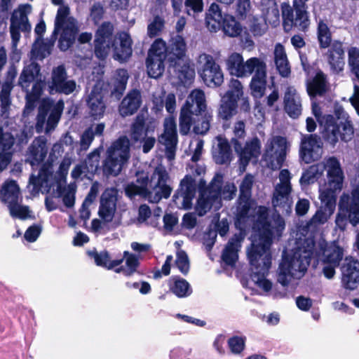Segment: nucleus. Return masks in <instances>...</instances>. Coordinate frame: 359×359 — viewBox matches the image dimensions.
I'll return each mask as SVG.
<instances>
[{
    "instance_id": "4",
    "label": "nucleus",
    "mask_w": 359,
    "mask_h": 359,
    "mask_svg": "<svg viewBox=\"0 0 359 359\" xmlns=\"http://www.w3.org/2000/svg\"><path fill=\"white\" fill-rule=\"evenodd\" d=\"M326 165L327 169V188L320 194L321 203L325 209L333 212L336 205L335 192L342 188L344 174L340 163L335 156L329 157Z\"/></svg>"
},
{
    "instance_id": "55",
    "label": "nucleus",
    "mask_w": 359,
    "mask_h": 359,
    "mask_svg": "<svg viewBox=\"0 0 359 359\" xmlns=\"http://www.w3.org/2000/svg\"><path fill=\"white\" fill-rule=\"evenodd\" d=\"M64 107L62 101H59L50 110L46 121V129L51 130L57 125Z\"/></svg>"
},
{
    "instance_id": "22",
    "label": "nucleus",
    "mask_w": 359,
    "mask_h": 359,
    "mask_svg": "<svg viewBox=\"0 0 359 359\" xmlns=\"http://www.w3.org/2000/svg\"><path fill=\"white\" fill-rule=\"evenodd\" d=\"M298 264L299 263L296 262L294 258L287 254L285 250L283 251L282 260L279 264L277 274V281L283 287L289 285L293 275L292 271L299 272L306 271H301Z\"/></svg>"
},
{
    "instance_id": "56",
    "label": "nucleus",
    "mask_w": 359,
    "mask_h": 359,
    "mask_svg": "<svg viewBox=\"0 0 359 359\" xmlns=\"http://www.w3.org/2000/svg\"><path fill=\"white\" fill-rule=\"evenodd\" d=\"M124 191L126 196L130 199L135 198L137 196L147 198L151 194L147 187H141L133 182L128 184Z\"/></svg>"
},
{
    "instance_id": "47",
    "label": "nucleus",
    "mask_w": 359,
    "mask_h": 359,
    "mask_svg": "<svg viewBox=\"0 0 359 359\" xmlns=\"http://www.w3.org/2000/svg\"><path fill=\"white\" fill-rule=\"evenodd\" d=\"M117 74L118 77L114 81L113 88L111 90V95L119 100L126 88L128 75L124 69H119Z\"/></svg>"
},
{
    "instance_id": "1",
    "label": "nucleus",
    "mask_w": 359,
    "mask_h": 359,
    "mask_svg": "<svg viewBox=\"0 0 359 359\" xmlns=\"http://www.w3.org/2000/svg\"><path fill=\"white\" fill-rule=\"evenodd\" d=\"M163 55L167 58L169 69H172L179 79L189 80L194 76V69L191 67L187 57V46L184 38L178 34L171 35L168 43L161 39Z\"/></svg>"
},
{
    "instance_id": "7",
    "label": "nucleus",
    "mask_w": 359,
    "mask_h": 359,
    "mask_svg": "<svg viewBox=\"0 0 359 359\" xmlns=\"http://www.w3.org/2000/svg\"><path fill=\"white\" fill-rule=\"evenodd\" d=\"M257 220L253 229L257 233V239L252 241L248 250H257L262 252L270 250L273 242V231L269 220V210L264 205H259L257 212Z\"/></svg>"
},
{
    "instance_id": "54",
    "label": "nucleus",
    "mask_w": 359,
    "mask_h": 359,
    "mask_svg": "<svg viewBox=\"0 0 359 359\" xmlns=\"http://www.w3.org/2000/svg\"><path fill=\"white\" fill-rule=\"evenodd\" d=\"M254 183V177L251 174H246L239 186L238 198H252V189Z\"/></svg>"
},
{
    "instance_id": "43",
    "label": "nucleus",
    "mask_w": 359,
    "mask_h": 359,
    "mask_svg": "<svg viewBox=\"0 0 359 359\" xmlns=\"http://www.w3.org/2000/svg\"><path fill=\"white\" fill-rule=\"evenodd\" d=\"M124 259L126 260L127 269L121 266L118 268L114 269V271L118 273L122 272L126 277L132 276L140 266L139 257L128 251H124Z\"/></svg>"
},
{
    "instance_id": "25",
    "label": "nucleus",
    "mask_w": 359,
    "mask_h": 359,
    "mask_svg": "<svg viewBox=\"0 0 359 359\" xmlns=\"http://www.w3.org/2000/svg\"><path fill=\"white\" fill-rule=\"evenodd\" d=\"M275 143L278 149L275 151L276 161L272 154L265 153L263 156L264 160L267 162V165L272 170L280 169L286 158L287 140L281 136H277Z\"/></svg>"
},
{
    "instance_id": "5",
    "label": "nucleus",
    "mask_w": 359,
    "mask_h": 359,
    "mask_svg": "<svg viewBox=\"0 0 359 359\" xmlns=\"http://www.w3.org/2000/svg\"><path fill=\"white\" fill-rule=\"evenodd\" d=\"M248 257L251 266L250 278L252 280L265 292L272 288V283L266 278L271 266L272 255L271 251L248 250Z\"/></svg>"
},
{
    "instance_id": "24",
    "label": "nucleus",
    "mask_w": 359,
    "mask_h": 359,
    "mask_svg": "<svg viewBox=\"0 0 359 359\" xmlns=\"http://www.w3.org/2000/svg\"><path fill=\"white\" fill-rule=\"evenodd\" d=\"M244 239V233L239 232L234 233L229 240L222 251V259L228 266H233L238 259V251L241 247V242Z\"/></svg>"
},
{
    "instance_id": "44",
    "label": "nucleus",
    "mask_w": 359,
    "mask_h": 359,
    "mask_svg": "<svg viewBox=\"0 0 359 359\" xmlns=\"http://www.w3.org/2000/svg\"><path fill=\"white\" fill-rule=\"evenodd\" d=\"M291 191L290 184L281 183L276 189L272 198L273 206L285 208L287 206L288 196Z\"/></svg>"
},
{
    "instance_id": "39",
    "label": "nucleus",
    "mask_w": 359,
    "mask_h": 359,
    "mask_svg": "<svg viewBox=\"0 0 359 359\" xmlns=\"http://www.w3.org/2000/svg\"><path fill=\"white\" fill-rule=\"evenodd\" d=\"M218 2L230 6L233 4L235 16L240 20H245L250 14L252 4L250 0H217Z\"/></svg>"
},
{
    "instance_id": "63",
    "label": "nucleus",
    "mask_w": 359,
    "mask_h": 359,
    "mask_svg": "<svg viewBox=\"0 0 359 359\" xmlns=\"http://www.w3.org/2000/svg\"><path fill=\"white\" fill-rule=\"evenodd\" d=\"M98 193V189L96 185V184H93L90 189V191L88 192L87 196L85 198V201L82 204L81 209V218H82L84 220H86L90 217V211L88 209H86L85 208V203L86 202H89L90 203H93V201L95 199Z\"/></svg>"
},
{
    "instance_id": "34",
    "label": "nucleus",
    "mask_w": 359,
    "mask_h": 359,
    "mask_svg": "<svg viewBox=\"0 0 359 359\" xmlns=\"http://www.w3.org/2000/svg\"><path fill=\"white\" fill-rule=\"evenodd\" d=\"M41 67L37 62L25 66L18 79V86L28 93L30 84L40 75Z\"/></svg>"
},
{
    "instance_id": "49",
    "label": "nucleus",
    "mask_w": 359,
    "mask_h": 359,
    "mask_svg": "<svg viewBox=\"0 0 359 359\" xmlns=\"http://www.w3.org/2000/svg\"><path fill=\"white\" fill-rule=\"evenodd\" d=\"M15 142L13 135L10 132H4L3 127L0 126V151L8 152L13 156Z\"/></svg>"
},
{
    "instance_id": "61",
    "label": "nucleus",
    "mask_w": 359,
    "mask_h": 359,
    "mask_svg": "<svg viewBox=\"0 0 359 359\" xmlns=\"http://www.w3.org/2000/svg\"><path fill=\"white\" fill-rule=\"evenodd\" d=\"M318 165H312L302 173L299 182L303 185L313 184L318 178Z\"/></svg>"
},
{
    "instance_id": "26",
    "label": "nucleus",
    "mask_w": 359,
    "mask_h": 359,
    "mask_svg": "<svg viewBox=\"0 0 359 359\" xmlns=\"http://www.w3.org/2000/svg\"><path fill=\"white\" fill-rule=\"evenodd\" d=\"M118 44L114 41V46L111 47L114 50V57L121 62L127 61L133 53V40L130 35L126 32H122L118 34Z\"/></svg>"
},
{
    "instance_id": "19",
    "label": "nucleus",
    "mask_w": 359,
    "mask_h": 359,
    "mask_svg": "<svg viewBox=\"0 0 359 359\" xmlns=\"http://www.w3.org/2000/svg\"><path fill=\"white\" fill-rule=\"evenodd\" d=\"M86 105L90 116L93 120H99L103 117L106 110L104 95L101 88L95 85L86 99Z\"/></svg>"
},
{
    "instance_id": "64",
    "label": "nucleus",
    "mask_w": 359,
    "mask_h": 359,
    "mask_svg": "<svg viewBox=\"0 0 359 359\" xmlns=\"http://www.w3.org/2000/svg\"><path fill=\"white\" fill-rule=\"evenodd\" d=\"M268 28L267 24L264 20L258 18H253L250 30L255 36H261L264 34Z\"/></svg>"
},
{
    "instance_id": "16",
    "label": "nucleus",
    "mask_w": 359,
    "mask_h": 359,
    "mask_svg": "<svg viewBox=\"0 0 359 359\" xmlns=\"http://www.w3.org/2000/svg\"><path fill=\"white\" fill-rule=\"evenodd\" d=\"M259 59L253 57L245 62L241 54L233 53L226 60V69L231 75L238 78L250 76L254 72V67Z\"/></svg>"
},
{
    "instance_id": "42",
    "label": "nucleus",
    "mask_w": 359,
    "mask_h": 359,
    "mask_svg": "<svg viewBox=\"0 0 359 359\" xmlns=\"http://www.w3.org/2000/svg\"><path fill=\"white\" fill-rule=\"evenodd\" d=\"M78 34V28L76 25H67L62 29L60 35L58 47L62 51H66L71 48Z\"/></svg>"
},
{
    "instance_id": "38",
    "label": "nucleus",
    "mask_w": 359,
    "mask_h": 359,
    "mask_svg": "<svg viewBox=\"0 0 359 359\" xmlns=\"http://www.w3.org/2000/svg\"><path fill=\"white\" fill-rule=\"evenodd\" d=\"M217 151L213 153V159L218 165L229 164L231 161V149L229 141L221 136L217 137Z\"/></svg>"
},
{
    "instance_id": "46",
    "label": "nucleus",
    "mask_w": 359,
    "mask_h": 359,
    "mask_svg": "<svg viewBox=\"0 0 359 359\" xmlns=\"http://www.w3.org/2000/svg\"><path fill=\"white\" fill-rule=\"evenodd\" d=\"M162 137L165 139L167 145L176 147L177 143V126L173 118H165L164 123V134Z\"/></svg>"
},
{
    "instance_id": "27",
    "label": "nucleus",
    "mask_w": 359,
    "mask_h": 359,
    "mask_svg": "<svg viewBox=\"0 0 359 359\" xmlns=\"http://www.w3.org/2000/svg\"><path fill=\"white\" fill-rule=\"evenodd\" d=\"M141 104L140 91L137 89H133L122 100L119 107L120 114L123 117L131 116L137 112Z\"/></svg>"
},
{
    "instance_id": "51",
    "label": "nucleus",
    "mask_w": 359,
    "mask_h": 359,
    "mask_svg": "<svg viewBox=\"0 0 359 359\" xmlns=\"http://www.w3.org/2000/svg\"><path fill=\"white\" fill-rule=\"evenodd\" d=\"M165 20L163 17L156 15L154 17L152 21L147 25V36L154 39L160 36L165 28Z\"/></svg>"
},
{
    "instance_id": "9",
    "label": "nucleus",
    "mask_w": 359,
    "mask_h": 359,
    "mask_svg": "<svg viewBox=\"0 0 359 359\" xmlns=\"http://www.w3.org/2000/svg\"><path fill=\"white\" fill-rule=\"evenodd\" d=\"M243 95V88L241 82L237 79H231L229 82V90L222 97L218 116L224 121H229L238 111V101Z\"/></svg>"
},
{
    "instance_id": "18",
    "label": "nucleus",
    "mask_w": 359,
    "mask_h": 359,
    "mask_svg": "<svg viewBox=\"0 0 359 359\" xmlns=\"http://www.w3.org/2000/svg\"><path fill=\"white\" fill-rule=\"evenodd\" d=\"M341 270L344 287L350 290H355L359 283V261L351 257H346Z\"/></svg>"
},
{
    "instance_id": "48",
    "label": "nucleus",
    "mask_w": 359,
    "mask_h": 359,
    "mask_svg": "<svg viewBox=\"0 0 359 359\" xmlns=\"http://www.w3.org/2000/svg\"><path fill=\"white\" fill-rule=\"evenodd\" d=\"M174 283L170 286V290L180 298L189 296L191 293L189 283L180 276H172Z\"/></svg>"
},
{
    "instance_id": "35",
    "label": "nucleus",
    "mask_w": 359,
    "mask_h": 359,
    "mask_svg": "<svg viewBox=\"0 0 359 359\" xmlns=\"http://www.w3.org/2000/svg\"><path fill=\"white\" fill-rule=\"evenodd\" d=\"M261 144L257 137L253 138L250 142H246L245 147L239 153L241 165L246 167L252 158H257L260 154Z\"/></svg>"
},
{
    "instance_id": "2",
    "label": "nucleus",
    "mask_w": 359,
    "mask_h": 359,
    "mask_svg": "<svg viewBox=\"0 0 359 359\" xmlns=\"http://www.w3.org/2000/svg\"><path fill=\"white\" fill-rule=\"evenodd\" d=\"M335 115L325 116L324 129L322 133L323 140L332 147H335L339 140L344 142L351 141L354 134L352 122L348 117L345 116L343 109H337Z\"/></svg>"
},
{
    "instance_id": "13",
    "label": "nucleus",
    "mask_w": 359,
    "mask_h": 359,
    "mask_svg": "<svg viewBox=\"0 0 359 359\" xmlns=\"http://www.w3.org/2000/svg\"><path fill=\"white\" fill-rule=\"evenodd\" d=\"M161 38H158L151 45L146 59L147 74L150 78L158 79L165 70V61L167 58L163 55Z\"/></svg>"
},
{
    "instance_id": "60",
    "label": "nucleus",
    "mask_w": 359,
    "mask_h": 359,
    "mask_svg": "<svg viewBox=\"0 0 359 359\" xmlns=\"http://www.w3.org/2000/svg\"><path fill=\"white\" fill-rule=\"evenodd\" d=\"M69 14V8L67 6H60L57 12L55 28L53 32V35L56 36L59 31L63 27L64 24Z\"/></svg>"
},
{
    "instance_id": "3",
    "label": "nucleus",
    "mask_w": 359,
    "mask_h": 359,
    "mask_svg": "<svg viewBox=\"0 0 359 359\" xmlns=\"http://www.w3.org/2000/svg\"><path fill=\"white\" fill-rule=\"evenodd\" d=\"M129 158V140L126 136H121L107 149V156L102 164L103 172L107 175H118Z\"/></svg>"
},
{
    "instance_id": "33",
    "label": "nucleus",
    "mask_w": 359,
    "mask_h": 359,
    "mask_svg": "<svg viewBox=\"0 0 359 359\" xmlns=\"http://www.w3.org/2000/svg\"><path fill=\"white\" fill-rule=\"evenodd\" d=\"M284 110L287 115L292 118H298L302 113V104L300 97L297 95L295 90L288 88L284 95Z\"/></svg>"
},
{
    "instance_id": "45",
    "label": "nucleus",
    "mask_w": 359,
    "mask_h": 359,
    "mask_svg": "<svg viewBox=\"0 0 359 359\" xmlns=\"http://www.w3.org/2000/svg\"><path fill=\"white\" fill-rule=\"evenodd\" d=\"M196 116H201V118L194 122L193 131L197 135H205L210 128V122L212 121V112L207 110L206 106L204 111L197 112Z\"/></svg>"
},
{
    "instance_id": "10",
    "label": "nucleus",
    "mask_w": 359,
    "mask_h": 359,
    "mask_svg": "<svg viewBox=\"0 0 359 359\" xmlns=\"http://www.w3.org/2000/svg\"><path fill=\"white\" fill-rule=\"evenodd\" d=\"M46 86L50 95H69L75 91L76 83L73 79H68L65 67L60 65L52 69L50 78L46 81Z\"/></svg>"
},
{
    "instance_id": "11",
    "label": "nucleus",
    "mask_w": 359,
    "mask_h": 359,
    "mask_svg": "<svg viewBox=\"0 0 359 359\" xmlns=\"http://www.w3.org/2000/svg\"><path fill=\"white\" fill-rule=\"evenodd\" d=\"M199 196L196 205V210L199 217L204 216L212 208L213 204L218 199L222 189V183L211 182L206 187V182L201 179L199 182Z\"/></svg>"
},
{
    "instance_id": "59",
    "label": "nucleus",
    "mask_w": 359,
    "mask_h": 359,
    "mask_svg": "<svg viewBox=\"0 0 359 359\" xmlns=\"http://www.w3.org/2000/svg\"><path fill=\"white\" fill-rule=\"evenodd\" d=\"M175 265L183 275L187 276L189 273L190 262L189 257L184 250H181L177 252Z\"/></svg>"
},
{
    "instance_id": "14",
    "label": "nucleus",
    "mask_w": 359,
    "mask_h": 359,
    "mask_svg": "<svg viewBox=\"0 0 359 359\" xmlns=\"http://www.w3.org/2000/svg\"><path fill=\"white\" fill-rule=\"evenodd\" d=\"M323 142L316 134L305 135L302 137L299 149V156L306 164L318 161L322 156Z\"/></svg>"
},
{
    "instance_id": "15",
    "label": "nucleus",
    "mask_w": 359,
    "mask_h": 359,
    "mask_svg": "<svg viewBox=\"0 0 359 359\" xmlns=\"http://www.w3.org/2000/svg\"><path fill=\"white\" fill-rule=\"evenodd\" d=\"M204 63L200 76L205 85L210 88L220 86L224 82V74L213 57L209 54H203Z\"/></svg>"
},
{
    "instance_id": "53",
    "label": "nucleus",
    "mask_w": 359,
    "mask_h": 359,
    "mask_svg": "<svg viewBox=\"0 0 359 359\" xmlns=\"http://www.w3.org/2000/svg\"><path fill=\"white\" fill-rule=\"evenodd\" d=\"M8 208L11 216L13 218L25 220L32 217L29 206L20 205L19 201L8 205Z\"/></svg>"
},
{
    "instance_id": "40",
    "label": "nucleus",
    "mask_w": 359,
    "mask_h": 359,
    "mask_svg": "<svg viewBox=\"0 0 359 359\" xmlns=\"http://www.w3.org/2000/svg\"><path fill=\"white\" fill-rule=\"evenodd\" d=\"M236 18L231 14L226 15L219 27L224 35L231 38L238 36L243 32V27Z\"/></svg>"
},
{
    "instance_id": "21",
    "label": "nucleus",
    "mask_w": 359,
    "mask_h": 359,
    "mask_svg": "<svg viewBox=\"0 0 359 359\" xmlns=\"http://www.w3.org/2000/svg\"><path fill=\"white\" fill-rule=\"evenodd\" d=\"M254 67V75L252 77L250 88L255 97H262L266 86V64L259 59Z\"/></svg>"
},
{
    "instance_id": "12",
    "label": "nucleus",
    "mask_w": 359,
    "mask_h": 359,
    "mask_svg": "<svg viewBox=\"0 0 359 359\" xmlns=\"http://www.w3.org/2000/svg\"><path fill=\"white\" fill-rule=\"evenodd\" d=\"M116 38L114 36V26L110 22H104L97 28L94 40L95 55L104 60L114 46Z\"/></svg>"
},
{
    "instance_id": "58",
    "label": "nucleus",
    "mask_w": 359,
    "mask_h": 359,
    "mask_svg": "<svg viewBox=\"0 0 359 359\" xmlns=\"http://www.w3.org/2000/svg\"><path fill=\"white\" fill-rule=\"evenodd\" d=\"M203 0H184V13L190 16H195L203 12Z\"/></svg>"
},
{
    "instance_id": "8",
    "label": "nucleus",
    "mask_w": 359,
    "mask_h": 359,
    "mask_svg": "<svg viewBox=\"0 0 359 359\" xmlns=\"http://www.w3.org/2000/svg\"><path fill=\"white\" fill-rule=\"evenodd\" d=\"M206 107L205 95L201 89H195L188 96L180 114V132L187 135L193 123L192 116L204 111Z\"/></svg>"
},
{
    "instance_id": "37",
    "label": "nucleus",
    "mask_w": 359,
    "mask_h": 359,
    "mask_svg": "<svg viewBox=\"0 0 359 359\" xmlns=\"http://www.w3.org/2000/svg\"><path fill=\"white\" fill-rule=\"evenodd\" d=\"M20 187L15 180L6 181L0 189V199L8 205L19 201Z\"/></svg>"
},
{
    "instance_id": "6",
    "label": "nucleus",
    "mask_w": 359,
    "mask_h": 359,
    "mask_svg": "<svg viewBox=\"0 0 359 359\" xmlns=\"http://www.w3.org/2000/svg\"><path fill=\"white\" fill-rule=\"evenodd\" d=\"M280 9L283 27L286 32L293 27H297L303 32L309 30L310 19L308 6H300L296 2H292V6H290L289 1H287L280 4Z\"/></svg>"
},
{
    "instance_id": "50",
    "label": "nucleus",
    "mask_w": 359,
    "mask_h": 359,
    "mask_svg": "<svg viewBox=\"0 0 359 359\" xmlns=\"http://www.w3.org/2000/svg\"><path fill=\"white\" fill-rule=\"evenodd\" d=\"M324 262L326 264H334L339 265L340 262L343 259L344 250L341 247L334 245L329 248L324 252Z\"/></svg>"
},
{
    "instance_id": "23",
    "label": "nucleus",
    "mask_w": 359,
    "mask_h": 359,
    "mask_svg": "<svg viewBox=\"0 0 359 359\" xmlns=\"http://www.w3.org/2000/svg\"><path fill=\"white\" fill-rule=\"evenodd\" d=\"M316 242L313 238H306L303 243L295 248L290 255L299 264L301 271H306L315 250Z\"/></svg>"
},
{
    "instance_id": "36",
    "label": "nucleus",
    "mask_w": 359,
    "mask_h": 359,
    "mask_svg": "<svg viewBox=\"0 0 359 359\" xmlns=\"http://www.w3.org/2000/svg\"><path fill=\"white\" fill-rule=\"evenodd\" d=\"M148 132L149 126L146 125L144 116L142 114H137L130 126V139L135 143L142 142Z\"/></svg>"
},
{
    "instance_id": "31",
    "label": "nucleus",
    "mask_w": 359,
    "mask_h": 359,
    "mask_svg": "<svg viewBox=\"0 0 359 359\" xmlns=\"http://www.w3.org/2000/svg\"><path fill=\"white\" fill-rule=\"evenodd\" d=\"M327 76L323 71L316 72L314 77L306 82V91L311 98L323 96L328 89Z\"/></svg>"
},
{
    "instance_id": "17",
    "label": "nucleus",
    "mask_w": 359,
    "mask_h": 359,
    "mask_svg": "<svg viewBox=\"0 0 359 359\" xmlns=\"http://www.w3.org/2000/svg\"><path fill=\"white\" fill-rule=\"evenodd\" d=\"M48 151L47 140L43 137H36L29 146L25 154V163L32 169L40 165L46 158Z\"/></svg>"
},
{
    "instance_id": "52",
    "label": "nucleus",
    "mask_w": 359,
    "mask_h": 359,
    "mask_svg": "<svg viewBox=\"0 0 359 359\" xmlns=\"http://www.w3.org/2000/svg\"><path fill=\"white\" fill-rule=\"evenodd\" d=\"M246 337L234 335L227 340L230 352L233 355H241L245 349Z\"/></svg>"
},
{
    "instance_id": "30",
    "label": "nucleus",
    "mask_w": 359,
    "mask_h": 359,
    "mask_svg": "<svg viewBox=\"0 0 359 359\" xmlns=\"http://www.w3.org/2000/svg\"><path fill=\"white\" fill-rule=\"evenodd\" d=\"M180 187L182 197V208L184 210H190L196 192L195 179L190 175H186L180 182Z\"/></svg>"
},
{
    "instance_id": "32",
    "label": "nucleus",
    "mask_w": 359,
    "mask_h": 359,
    "mask_svg": "<svg viewBox=\"0 0 359 359\" xmlns=\"http://www.w3.org/2000/svg\"><path fill=\"white\" fill-rule=\"evenodd\" d=\"M116 196L105 191L101 196L98 215L105 222L112 221L116 211Z\"/></svg>"
},
{
    "instance_id": "62",
    "label": "nucleus",
    "mask_w": 359,
    "mask_h": 359,
    "mask_svg": "<svg viewBox=\"0 0 359 359\" xmlns=\"http://www.w3.org/2000/svg\"><path fill=\"white\" fill-rule=\"evenodd\" d=\"M88 255L91 258L94 259L97 266L107 269L108 264L111 259L110 255L107 250H103L100 252L96 250L89 251Z\"/></svg>"
},
{
    "instance_id": "29",
    "label": "nucleus",
    "mask_w": 359,
    "mask_h": 359,
    "mask_svg": "<svg viewBox=\"0 0 359 359\" xmlns=\"http://www.w3.org/2000/svg\"><path fill=\"white\" fill-rule=\"evenodd\" d=\"M226 15L229 13H224L217 3H212L205 12V21L208 29L212 32L219 31Z\"/></svg>"
},
{
    "instance_id": "28",
    "label": "nucleus",
    "mask_w": 359,
    "mask_h": 359,
    "mask_svg": "<svg viewBox=\"0 0 359 359\" xmlns=\"http://www.w3.org/2000/svg\"><path fill=\"white\" fill-rule=\"evenodd\" d=\"M255 203V201L252 198H238L234 224L237 229L241 230V232H243L247 226L250 218V211Z\"/></svg>"
},
{
    "instance_id": "20",
    "label": "nucleus",
    "mask_w": 359,
    "mask_h": 359,
    "mask_svg": "<svg viewBox=\"0 0 359 359\" xmlns=\"http://www.w3.org/2000/svg\"><path fill=\"white\" fill-rule=\"evenodd\" d=\"M327 52L324 54L327 63L332 71L336 73L341 72L344 66L345 50L343 43L339 40H334L333 43L327 47Z\"/></svg>"
},
{
    "instance_id": "57",
    "label": "nucleus",
    "mask_w": 359,
    "mask_h": 359,
    "mask_svg": "<svg viewBox=\"0 0 359 359\" xmlns=\"http://www.w3.org/2000/svg\"><path fill=\"white\" fill-rule=\"evenodd\" d=\"M348 62L351 72L359 81V48L351 47L348 49Z\"/></svg>"
},
{
    "instance_id": "41",
    "label": "nucleus",
    "mask_w": 359,
    "mask_h": 359,
    "mask_svg": "<svg viewBox=\"0 0 359 359\" xmlns=\"http://www.w3.org/2000/svg\"><path fill=\"white\" fill-rule=\"evenodd\" d=\"M316 34L320 50L326 49L333 43L334 40H332L330 28L323 20H320L318 22Z\"/></svg>"
}]
</instances>
